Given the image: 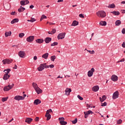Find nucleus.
<instances>
[{
	"instance_id": "obj_1",
	"label": "nucleus",
	"mask_w": 125,
	"mask_h": 125,
	"mask_svg": "<svg viewBox=\"0 0 125 125\" xmlns=\"http://www.w3.org/2000/svg\"><path fill=\"white\" fill-rule=\"evenodd\" d=\"M97 16L101 18H105L106 17V13L104 11H99L96 13Z\"/></svg>"
},
{
	"instance_id": "obj_2",
	"label": "nucleus",
	"mask_w": 125,
	"mask_h": 125,
	"mask_svg": "<svg viewBox=\"0 0 125 125\" xmlns=\"http://www.w3.org/2000/svg\"><path fill=\"white\" fill-rule=\"evenodd\" d=\"M44 68L45 69H47L48 68V66L46 65V63H44V64L41 63L40 66L38 68V71H42L44 69Z\"/></svg>"
},
{
	"instance_id": "obj_3",
	"label": "nucleus",
	"mask_w": 125,
	"mask_h": 125,
	"mask_svg": "<svg viewBox=\"0 0 125 125\" xmlns=\"http://www.w3.org/2000/svg\"><path fill=\"white\" fill-rule=\"evenodd\" d=\"M50 112H52V110L51 109H49V110H47L46 112L45 117L47 118V121H49L50 119H51V115L49 114Z\"/></svg>"
},
{
	"instance_id": "obj_4",
	"label": "nucleus",
	"mask_w": 125,
	"mask_h": 125,
	"mask_svg": "<svg viewBox=\"0 0 125 125\" xmlns=\"http://www.w3.org/2000/svg\"><path fill=\"white\" fill-rule=\"evenodd\" d=\"M14 86V84H12L11 85L9 84L8 86L4 87L3 90L4 91H8L10 89H12V88Z\"/></svg>"
},
{
	"instance_id": "obj_5",
	"label": "nucleus",
	"mask_w": 125,
	"mask_h": 125,
	"mask_svg": "<svg viewBox=\"0 0 125 125\" xmlns=\"http://www.w3.org/2000/svg\"><path fill=\"white\" fill-rule=\"evenodd\" d=\"M66 35V33H62L58 34L57 38L58 40H63L65 38V36Z\"/></svg>"
},
{
	"instance_id": "obj_6",
	"label": "nucleus",
	"mask_w": 125,
	"mask_h": 125,
	"mask_svg": "<svg viewBox=\"0 0 125 125\" xmlns=\"http://www.w3.org/2000/svg\"><path fill=\"white\" fill-rule=\"evenodd\" d=\"M93 73H94V68H92L90 70H89L88 72L87 75L88 77H92V75H93Z\"/></svg>"
},
{
	"instance_id": "obj_7",
	"label": "nucleus",
	"mask_w": 125,
	"mask_h": 125,
	"mask_svg": "<svg viewBox=\"0 0 125 125\" xmlns=\"http://www.w3.org/2000/svg\"><path fill=\"white\" fill-rule=\"evenodd\" d=\"M25 55H26V54L24 51H20L19 52V56L21 57V58H24V57H25Z\"/></svg>"
},
{
	"instance_id": "obj_8",
	"label": "nucleus",
	"mask_w": 125,
	"mask_h": 125,
	"mask_svg": "<svg viewBox=\"0 0 125 125\" xmlns=\"http://www.w3.org/2000/svg\"><path fill=\"white\" fill-rule=\"evenodd\" d=\"M34 39H35V37H34V36H32L27 38L26 41L28 42H33Z\"/></svg>"
},
{
	"instance_id": "obj_9",
	"label": "nucleus",
	"mask_w": 125,
	"mask_h": 125,
	"mask_svg": "<svg viewBox=\"0 0 125 125\" xmlns=\"http://www.w3.org/2000/svg\"><path fill=\"white\" fill-rule=\"evenodd\" d=\"M112 98L113 99H117V98H119V91H116L113 93Z\"/></svg>"
},
{
	"instance_id": "obj_10",
	"label": "nucleus",
	"mask_w": 125,
	"mask_h": 125,
	"mask_svg": "<svg viewBox=\"0 0 125 125\" xmlns=\"http://www.w3.org/2000/svg\"><path fill=\"white\" fill-rule=\"evenodd\" d=\"M14 99L18 101H19L20 100H24V97L21 96H16Z\"/></svg>"
},
{
	"instance_id": "obj_11",
	"label": "nucleus",
	"mask_w": 125,
	"mask_h": 125,
	"mask_svg": "<svg viewBox=\"0 0 125 125\" xmlns=\"http://www.w3.org/2000/svg\"><path fill=\"white\" fill-rule=\"evenodd\" d=\"M111 80H112L113 82H117V81H118V76L116 75H113L111 77Z\"/></svg>"
},
{
	"instance_id": "obj_12",
	"label": "nucleus",
	"mask_w": 125,
	"mask_h": 125,
	"mask_svg": "<svg viewBox=\"0 0 125 125\" xmlns=\"http://www.w3.org/2000/svg\"><path fill=\"white\" fill-rule=\"evenodd\" d=\"M2 62L4 65H5L6 64H10V63H11V62L8 59H5L2 61Z\"/></svg>"
},
{
	"instance_id": "obj_13",
	"label": "nucleus",
	"mask_w": 125,
	"mask_h": 125,
	"mask_svg": "<svg viewBox=\"0 0 125 125\" xmlns=\"http://www.w3.org/2000/svg\"><path fill=\"white\" fill-rule=\"evenodd\" d=\"M65 92L66 95H69L70 92H72V90L71 88H66L65 90Z\"/></svg>"
},
{
	"instance_id": "obj_14",
	"label": "nucleus",
	"mask_w": 125,
	"mask_h": 125,
	"mask_svg": "<svg viewBox=\"0 0 125 125\" xmlns=\"http://www.w3.org/2000/svg\"><path fill=\"white\" fill-rule=\"evenodd\" d=\"M10 78V75L7 74H5L3 76V79L6 81V80H8Z\"/></svg>"
},
{
	"instance_id": "obj_15",
	"label": "nucleus",
	"mask_w": 125,
	"mask_h": 125,
	"mask_svg": "<svg viewBox=\"0 0 125 125\" xmlns=\"http://www.w3.org/2000/svg\"><path fill=\"white\" fill-rule=\"evenodd\" d=\"M41 103H42V101L39 99L35 100L34 102V104L35 105H39V104H41Z\"/></svg>"
},
{
	"instance_id": "obj_16",
	"label": "nucleus",
	"mask_w": 125,
	"mask_h": 125,
	"mask_svg": "<svg viewBox=\"0 0 125 125\" xmlns=\"http://www.w3.org/2000/svg\"><path fill=\"white\" fill-rule=\"evenodd\" d=\"M107 98V97H106L105 95H104L102 97V98L101 97L99 98L100 101H101V102H104V101H105V100H106V99Z\"/></svg>"
},
{
	"instance_id": "obj_17",
	"label": "nucleus",
	"mask_w": 125,
	"mask_h": 125,
	"mask_svg": "<svg viewBox=\"0 0 125 125\" xmlns=\"http://www.w3.org/2000/svg\"><path fill=\"white\" fill-rule=\"evenodd\" d=\"M51 41V38H49V37H47L44 40V42L46 43H49V42H50Z\"/></svg>"
},
{
	"instance_id": "obj_18",
	"label": "nucleus",
	"mask_w": 125,
	"mask_h": 125,
	"mask_svg": "<svg viewBox=\"0 0 125 125\" xmlns=\"http://www.w3.org/2000/svg\"><path fill=\"white\" fill-rule=\"evenodd\" d=\"M35 91H36L37 94H40L42 92V90L40 88V87H38L37 88L35 89Z\"/></svg>"
},
{
	"instance_id": "obj_19",
	"label": "nucleus",
	"mask_w": 125,
	"mask_h": 125,
	"mask_svg": "<svg viewBox=\"0 0 125 125\" xmlns=\"http://www.w3.org/2000/svg\"><path fill=\"white\" fill-rule=\"evenodd\" d=\"M92 90L93 91H98V90H99V86H98V85L95 86L92 88Z\"/></svg>"
},
{
	"instance_id": "obj_20",
	"label": "nucleus",
	"mask_w": 125,
	"mask_h": 125,
	"mask_svg": "<svg viewBox=\"0 0 125 125\" xmlns=\"http://www.w3.org/2000/svg\"><path fill=\"white\" fill-rule=\"evenodd\" d=\"M33 121V119L27 118L25 119V123L27 124H31V122Z\"/></svg>"
},
{
	"instance_id": "obj_21",
	"label": "nucleus",
	"mask_w": 125,
	"mask_h": 125,
	"mask_svg": "<svg viewBox=\"0 0 125 125\" xmlns=\"http://www.w3.org/2000/svg\"><path fill=\"white\" fill-rule=\"evenodd\" d=\"M49 55V54H48V53H46L44 54L43 55H42V58H44V59H47V58H48Z\"/></svg>"
},
{
	"instance_id": "obj_22",
	"label": "nucleus",
	"mask_w": 125,
	"mask_h": 125,
	"mask_svg": "<svg viewBox=\"0 0 125 125\" xmlns=\"http://www.w3.org/2000/svg\"><path fill=\"white\" fill-rule=\"evenodd\" d=\"M111 13H112V14H113V15H115V16H119L120 15V12H119V11H113V12H111Z\"/></svg>"
},
{
	"instance_id": "obj_23",
	"label": "nucleus",
	"mask_w": 125,
	"mask_h": 125,
	"mask_svg": "<svg viewBox=\"0 0 125 125\" xmlns=\"http://www.w3.org/2000/svg\"><path fill=\"white\" fill-rule=\"evenodd\" d=\"M19 12H23L24 10H25V8L22 7V6H21L20 8L18 9Z\"/></svg>"
},
{
	"instance_id": "obj_24",
	"label": "nucleus",
	"mask_w": 125,
	"mask_h": 125,
	"mask_svg": "<svg viewBox=\"0 0 125 125\" xmlns=\"http://www.w3.org/2000/svg\"><path fill=\"white\" fill-rule=\"evenodd\" d=\"M100 25H101V26H106L107 22L105 21H101L100 22Z\"/></svg>"
},
{
	"instance_id": "obj_25",
	"label": "nucleus",
	"mask_w": 125,
	"mask_h": 125,
	"mask_svg": "<svg viewBox=\"0 0 125 125\" xmlns=\"http://www.w3.org/2000/svg\"><path fill=\"white\" fill-rule=\"evenodd\" d=\"M19 21L18 19H14L13 21H11V24H14L15 23H17Z\"/></svg>"
},
{
	"instance_id": "obj_26",
	"label": "nucleus",
	"mask_w": 125,
	"mask_h": 125,
	"mask_svg": "<svg viewBox=\"0 0 125 125\" xmlns=\"http://www.w3.org/2000/svg\"><path fill=\"white\" fill-rule=\"evenodd\" d=\"M122 24V21L120 20H117L115 22L116 26H120Z\"/></svg>"
},
{
	"instance_id": "obj_27",
	"label": "nucleus",
	"mask_w": 125,
	"mask_h": 125,
	"mask_svg": "<svg viewBox=\"0 0 125 125\" xmlns=\"http://www.w3.org/2000/svg\"><path fill=\"white\" fill-rule=\"evenodd\" d=\"M5 36L6 38H7V37H9V36H11V31L6 32L5 33Z\"/></svg>"
},
{
	"instance_id": "obj_28",
	"label": "nucleus",
	"mask_w": 125,
	"mask_h": 125,
	"mask_svg": "<svg viewBox=\"0 0 125 125\" xmlns=\"http://www.w3.org/2000/svg\"><path fill=\"white\" fill-rule=\"evenodd\" d=\"M78 25H79V22H78L76 21H74L72 22L71 26H78Z\"/></svg>"
},
{
	"instance_id": "obj_29",
	"label": "nucleus",
	"mask_w": 125,
	"mask_h": 125,
	"mask_svg": "<svg viewBox=\"0 0 125 125\" xmlns=\"http://www.w3.org/2000/svg\"><path fill=\"white\" fill-rule=\"evenodd\" d=\"M36 42L38 43H42L43 42V40L42 39H37L36 40Z\"/></svg>"
},
{
	"instance_id": "obj_30",
	"label": "nucleus",
	"mask_w": 125,
	"mask_h": 125,
	"mask_svg": "<svg viewBox=\"0 0 125 125\" xmlns=\"http://www.w3.org/2000/svg\"><path fill=\"white\" fill-rule=\"evenodd\" d=\"M32 86H33L34 89H36V88H38V87H39L38 84L35 83H32Z\"/></svg>"
},
{
	"instance_id": "obj_31",
	"label": "nucleus",
	"mask_w": 125,
	"mask_h": 125,
	"mask_svg": "<svg viewBox=\"0 0 125 125\" xmlns=\"http://www.w3.org/2000/svg\"><path fill=\"white\" fill-rule=\"evenodd\" d=\"M11 70L9 68H8L7 69H5L4 70V72L5 73V74H9V72H10Z\"/></svg>"
},
{
	"instance_id": "obj_32",
	"label": "nucleus",
	"mask_w": 125,
	"mask_h": 125,
	"mask_svg": "<svg viewBox=\"0 0 125 125\" xmlns=\"http://www.w3.org/2000/svg\"><path fill=\"white\" fill-rule=\"evenodd\" d=\"M84 114H87V115H89L90 114H93V113L92 112V111L91 110H89L86 112H84Z\"/></svg>"
},
{
	"instance_id": "obj_33",
	"label": "nucleus",
	"mask_w": 125,
	"mask_h": 125,
	"mask_svg": "<svg viewBox=\"0 0 125 125\" xmlns=\"http://www.w3.org/2000/svg\"><path fill=\"white\" fill-rule=\"evenodd\" d=\"M59 121H60V124H61V122L62 123V122L65 121V118H64L63 117L59 118Z\"/></svg>"
},
{
	"instance_id": "obj_34",
	"label": "nucleus",
	"mask_w": 125,
	"mask_h": 125,
	"mask_svg": "<svg viewBox=\"0 0 125 125\" xmlns=\"http://www.w3.org/2000/svg\"><path fill=\"white\" fill-rule=\"evenodd\" d=\"M8 99V97H7L6 98H2L1 99L2 102H5V101H7Z\"/></svg>"
},
{
	"instance_id": "obj_35",
	"label": "nucleus",
	"mask_w": 125,
	"mask_h": 125,
	"mask_svg": "<svg viewBox=\"0 0 125 125\" xmlns=\"http://www.w3.org/2000/svg\"><path fill=\"white\" fill-rule=\"evenodd\" d=\"M56 59V56H52L51 57V61H53V62H54V60Z\"/></svg>"
},
{
	"instance_id": "obj_36",
	"label": "nucleus",
	"mask_w": 125,
	"mask_h": 125,
	"mask_svg": "<svg viewBox=\"0 0 125 125\" xmlns=\"http://www.w3.org/2000/svg\"><path fill=\"white\" fill-rule=\"evenodd\" d=\"M71 122L72 124H73V125H75V124H77V123H78V119L76 118L74 120L72 121Z\"/></svg>"
},
{
	"instance_id": "obj_37",
	"label": "nucleus",
	"mask_w": 125,
	"mask_h": 125,
	"mask_svg": "<svg viewBox=\"0 0 125 125\" xmlns=\"http://www.w3.org/2000/svg\"><path fill=\"white\" fill-rule=\"evenodd\" d=\"M24 36H25V34H24L23 33H20V34L19 35V38H22V37H23Z\"/></svg>"
},
{
	"instance_id": "obj_38",
	"label": "nucleus",
	"mask_w": 125,
	"mask_h": 125,
	"mask_svg": "<svg viewBox=\"0 0 125 125\" xmlns=\"http://www.w3.org/2000/svg\"><path fill=\"white\" fill-rule=\"evenodd\" d=\"M58 44V42H54L51 44V46H55V45H57Z\"/></svg>"
},
{
	"instance_id": "obj_39",
	"label": "nucleus",
	"mask_w": 125,
	"mask_h": 125,
	"mask_svg": "<svg viewBox=\"0 0 125 125\" xmlns=\"http://www.w3.org/2000/svg\"><path fill=\"white\" fill-rule=\"evenodd\" d=\"M87 51L88 52H89L90 54H94V53H95V52L94 51V50L90 51V50H87Z\"/></svg>"
},
{
	"instance_id": "obj_40",
	"label": "nucleus",
	"mask_w": 125,
	"mask_h": 125,
	"mask_svg": "<svg viewBox=\"0 0 125 125\" xmlns=\"http://www.w3.org/2000/svg\"><path fill=\"white\" fill-rule=\"evenodd\" d=\"M61 125H67V122H65V121H62V122H61V123H60Z\"/></svg>"
},
{
	"instance_id": "obj_41",
	"label": "nucleus",
	"mask_w": 125,
	"mask_h": 125,
	"mask_svg": "<svg viewBox=\"0 0 125 125\" xmlns=\"http://www.w3.org/2000/svg\"><path fill=\"white\" fill-rule=\"evenodd\" d=\"M116 7V5H115V4L112 3L110 4V8H115Z\"/></svg>"
},
{
	"instance_id": "obj_42",
	"label": "nucleus",
	"mask_w": 125,
	"mask_h": 125,
	"mask_svg": "<svg viewBox=\"0 0 125 125\" xmlns=\"http://www.w3.org/2000/svg\"><path fill=\"white\" fill-rule=\"evenodd\" d=\"M21 5H25V0H21L20 2Z\"/></svg>"
},
{
	"instance_id": "obj_43",
	"label": "nucleus",
	"mask_w": 125,
	"mask_h": 125,
	"mask_svg": "<svg viewBox=\"0 0 125 125\" xmlns=\"http://www.w3.org/2000/svg\"><path fill=\"white\" fill-rule=\"evenodd\" d=\"M122 122H123V121L122 120L120 119L117 121V124L121 125V124H122Z\"/></svg>"
},
{
	"instance_id": "obj_44",
	"label": "nucleus",
	"mask_w": 125,
	"mask_h": 125,
	"mask_svg": "<svg viewBox=\"0 0 125 125\" xmlns=\"http://www.w3.org/2000/svg\"><path fill=\"white\" fill-rule=\"evenodd\" d=\"M77 97L78 99H80V100H83V97H81V96H80V95H78L77 96Z\"/></svg>"
},
{
	"instance_id": "obj_45",
	"label": "nucleus",
	"mask_w": 125,
	"mask_h": 125,
	"mask_svg": "<svg viewBox=\"0 0 125 125\" xmlns=\"http://www.w3.org/2000/svg\"><path fill=\"white\" fill-rule=\"evenodd\" d=\"M5 7H6V8H7V9H9L10 6V5H9V4L8 3H7L6 5H5Z\"/></svg>"
},
{
	"instance_id": "obj_46",
	"label": "nucleus",
	"mask_w": 125,
	"mask_h": 125,
	"mask_svg": "<svg viewBox=\"0 0 125 125\" xmlns=\"http://www.w3.org/2000/svg\"><path fill=\"white\" fill-rule=\"evenodd\" d=\"M52 34H55L56 33V30L55 29H53L51 31Z\"/></svg>"
},
{
	"instance_id": "obj_47",
	"label": "nucleus",
	"mask_w": 125,
	"mask_h": 125,
	"mask_svg": "<svg viewBox=\"0 0 125 125\" xmlns=\"http://www.w3.org/2000/svg\"><path fill=\"white\" fill-rule=\"evenodd\" d=\"M29 2H30V1H29V0H24L25 5H26V4H28V3H29Z\"/></svg>"
},
{
	"instance_id": "obj_48",
	"label": "nucleus",
	"mask_w": 125,
	"mask_h": 125,
	"mask_svg": "<svg viewBox=\"0 0 125 125\" xmlns=\"http://www.w3.org/2000/svg\"><path fill=\"white\" fill-rule=\"evenodd\" d=\"M43 19H46V18H47V17L45 16L44 15H42L41 17Z\"/></svg>"
},
{
	"instance_id": "obj_49",
	"label": "nucleus",
	"mask_w": 125,
	"mask_h": 125,
	"mask_svg": "<svg viewBox=\"0 0 125 125\" xmlns=\"http://www.w3.org/2000/svg\"><path fill=\"white\" fill-rule=\"evenodd\" d=\"M46 66H48V68L49 67H50V68H54V65H53V64H51V65H46Z\"/></svg>"
},
{
	"instance_id": "obj_50",
	"label": "nucleus",
	"mask_w": 125,
	"mask_h": 125,
	"mask_svg": "<svg viewBox=\"0 0 125 125\" xmlns=\"http://www.w3.org/2000/svg\"><path fill=\"white\" fill-rule=\"evenodd\" d=\"M107 105V103L104 102V103L102 104L101 106H106Z\"/></svg>"
},
{
	"instance_id": "obj_51",
	"label": "nucleus",
	"mask_w": 125,
	"mask_h": 125,
	"mask_svg": "<svg viewBox=\"0 0 125 125\" xmlns=\"http://www.w3.org/2000/svg\"><path fill=\"white\" fill-rule=\"evenodd\" d=\"M79 17L81 18H84V16H83V14H80L79 15Z\"/></svg>"
},
{
	"instance_id": "obj_52",
	"label": "nucleus",
	"mask_w": 125,
	"mask_h": 125,
	"mask_svg": "<svg viewBox=\"0 0 125 125\" xmlns=\"http://www.w3.org/2000/svg\"><path fill=\"white\" fill-rule=\"evenodd\" d=\"M31 20L32 21V23H33V22H35V21H36V19H35V18H31Z\"/></svg>"
},
{
	"instance_id": "obj_53",
	"label": "nucleus",
	"mask_w": 125,
	"mask_h": 125,
	"mask_svg": "<svg viewBox=\"0 0 125 125\" xmlns=\"http://www.w3.org/2000/svg\"><path fill=\"white\" fill-rule=\"evenodd\" d=\"M11 15H16V12H12L11 13Z\"/></svg>"
},
{
	"instance_id": "obj_54",
	"label": "nucleus",
	"mask_w": 125,
	"mask_h": 125,
	"mask_svg": "<svg viewBox=\"0 0 125 125\" xmlns=\"http://www.w3.org/2000/svg\"><path fill=\"white\" fill-rule=\"evenodd\" d=\"M39 119L40 118L39 117H36L35 119V122H39Z\"/></svg>"
},
{
	"instance_id": "obj_55",
	"label": "nucleus",
	"mask_w": 125,
	"mask_h": 125,
	"mask_svg": "<svg viewBox=\"0 0 125 125\" xmlns=\"http://www.w3.org/2000/svg\"><path fill=\"white\" fill-rule=\"evenodd\" d=\"M122 34H125V28H123L122 31Z\"/></svg>"
},
{
	"instance_id": "obj_56",
	"label": "nucleus",
	"mask_w": 125,
	"mask_h": 125,
	"mask_svg": "<svg viewBox=\"0 0 125 125\" xmlns=\"http://www.w3.org/2000/svg\"><path fill=\"white\" fill-rule=\"evenodd\" d=\"M122 47H124V48H125V42H124L123 43V44H122Z\"/></svg>"
},
{
	"instance_id": "obj_57",
	"label": "nucleus",
	"mask_w": 125,
	"mask_h": 125,
	"mask_svg": "<svg viewBox=\"0 0 125 125\" xmlns=\"http://www.w3.org/2000/svg\"><path fill=\"white\" fill-rule=\"evenodd\" d=\"M34 60H37L38 59V57H37V56H35L33 58Z\"/></svg>"
},
{
	"instance_id": "obj_58",
	"label": "nucleus",
	"mask_w": 125,
	"mask_h": 125,
	"mask_svg": "<svg viewBox=\"0 0 125 125\" xmlns=\"http://www.w3.org/2000/svg\"><path fill=\"white\" fill-rule=\"evenodd\" d=\"M30 8H31V9H33V8H34V5H30Z\"/></svg>"
},
{
	"instance_id": "obj_59",
	"label": "nucleus",
	"mask_w": 125,
	"mask_h": 125,
	"mask_svg": "<svg viewBox=\"0 0 125 125\" xmlns=\"http://www.w3.org/2000/svg\"><path fill=\"white\" fill-rule=\"evenodd\" d=\"M124 61H125V59H122L120 61V62H124Z\"/></svg>"
},
{
	"instance_id": "obj_60",
	"label": "nucleus",
	"mask_w": 125,
	"mask_h": 125,
	"mask_svg": "<svg viewBox=\"0 0 125 125\" xmlns=\"http://www.w3.org/2000/svg\"><path fill=\"white\" fill-rule=\"evenodd\" d=\"M84 118H85V119H86L87 118V117H88V116H87V114H84Z\"/></svg>"
},
{
	"instance_id": "obj_61",
	"label": "nucleus",
	"mask_w": 125,
	"mask_h": 125,
	"mask_svg": "<svg viewBox=\"0 0 125 125\" xmlns=\"http://www.w3.org/2000/svg\"><path fill=\"white\" fill-rule=\"evenodd\" d=\"M13 69H17V65L16 64L15 65V66L13 67Z\"/></svg>"
},
{
	"instance_id": "obj_62",
	"label": "nucleus",
	"mask_w": 125,
	"mask_h": 125,
	"mask_svg": "<svg viewBox=\"0 0 125 125\" xmlns=\"http://www.w3.org/2000/svg\"><path fill=\"white\" fill-rule=\"evenodd\" d=\"M14 119L13 118H12L11 120H10L8 123H11V122H12V121H13Z\"/></svg>"
},
{
	"instance_id": "obj_63",
	"label": "nucleus",
	"mask_w": 125,
	"mask_h": 125,
	"mask_svg": "<svg viewBox=\"0 0 125 125\" xmlns=\"http://www.w3.org/2000/svg\"><path fill=\"white\" fill-rule=\"evenodd\" d=\"M62 1H63V0H58V2H61Z\"/></svg>"
},
{
	"instance_id": "obj_64",
	"label": "nucleus",
	"mask_w": 125,
	"mask_h": 125,
	"mask_svg": "<svg viewBox=\"0 0 125 125\" xmlns=\"http://www.w3.org/2000/svg\"><path fill=\"white\" fill-rule=\"evenodd\" d=\"M121 3H122L123 4H125V1H123L122 2H121Z\"/></svg>"
}]
</instances>
